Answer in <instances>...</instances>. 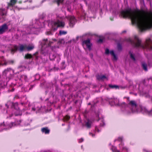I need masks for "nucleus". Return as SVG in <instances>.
Listing matches in <instances>:
<instances>
[{
    "mask_svg": "<svg viewBox=\"0 0 152 152\" xmlns=\"http://www.w3.org/2000/svg\"><path fill=\"white\" fill-rule=\"evenodd\" d=\"M109 87L111 88H115L117 89L119 88V87L118 86L115 85H112L111 84H109L108 85Z\"/></svg>",
    "mask_w": 152,
    "mask_h": 152,
    "instance_id": "nucleus-25",
    "label": "nucleus"
},
{
    "mask_svg": "<svg viewBox=\"0 0 152 152\" xmlns=\"http://www.w3.org/2000/svg\"><path fill=\"white\" fill-rule=\"evenodd\" d=\"M11 125H12V126L14 124V123L13 122H11L10 124Z\"/></svg>",
    "mask_w": 152,
    "mask_h": 152,
    "instance_id": "nucleus-49",
    "label": "nucleus"
},
{
    "mask_svg": "<svg viewBox=\"0 0 152 152\" xmlns=\"http://www.w3.org/2000/svg\"><path fill=\"white\" fill-rule=\"evenodd\" d=\"M137 110V112H141L142 113H152V110H151V111L149 112L145 107L141 105L139 106Z\"/></svg>",
    "mask_w": 152,
    "mask_h": 152,
    "instance_id": "nucleus-5",
    "label": "nucleus"
},
{
    "mask_svg": "<svg viewBox=\"0 0 152 152\" xmlns=\"http://www.w3.org/2000/svg\"><path fill=\"white\" fill-rule=\"evenodd\" d=\"M90 56L91 57V58H92L93 57V55L92 53H90L89 54Z\"/></svg>",
    "mask_w": 152,
    "mask_h": 152,
    "instance_id": "nucleus-42",
    "label": "nucleus"
},
{
    "mask_svg": "<svg viewBox=\"0 0 152 152\" xmlns=\"http://www.w3.org/2000/svg\"><path fill=\"white\" fill-rule=\"evenodd\" d=\"M34 48L33 45H30L27 46L26 45V50L28 51L32 50Z\"/></svg>",
    "mask_w": 152,
    "mask_h": 152,
    "instance_id": "nucleus-22",
    "label": "nucleus"
},
{
    "mask_svg": "<svg viewBox=\"0 0 152 152\" xmlns=\"http://www.w3.org/2000/svg\"><path fill=\"white\" fill-rule=\"evenodd\" d=\"M18 114H15V116H18Z\"/></svg>",
    "mask_w": 152,
    "mask_h": 152,
    "instance_id": "nucleus-52",
    "label": "nucleus"
},
{
    "mask_svg": "<svg viewBox=\"0 0 152 152\" xmlns=\"http://www.w3.org/2000/svg\"><path fill=\"white\" fill-rule=\"evenodd\" d=\"M13 116V114H12L11 115H10L9 116V117L11 118Z\"/></svg>",
    "mask_w": 152,
    "mask_h": 152,
    "instance_id": "nucleus-48",
    "label": "nucleus"
},
{
    "mask_svg": "<svg viewBox=\"0 0 152 152\" xmlns=\"http://www.w3.org/2000/svg\"><path fill=\"white\" fill-rule=\"evenodd\" d=\"M5 126L4 122H3V123H2L0 124V126Z\"/></svg>",
    "mask_w": 152,
    "mask_h": 152,
    "instance_id": "nucleus-40",
    "label": "nucleus"
},
{
    "mask_svg": "<svg viewBox=\"0 0 152 152\" xmlns=\"http://www.w3.org/2000/svg\"><path fill=\"white\" fill-rule=\"evenodd\" d=\"M18 48L17 45H14L12 48V49L11 52L12 53L14 54L18 50Z\"/></svg>",
    "mask_w": 152,
    "mask_h": 152,
    "instance_id": "nucleus-19",
    "label": "nucleus"
},
{
    "mask_svg": "<svg viewBox=\"0 0 152 152\" xmlns=\"http://www.w3.org/2000/svg\"><path fill=\"white\" fill-rule=\"evenodd\" d=\"M113 104H114L115 105L120 106V104L119 103V100L117 99H113Z\"/></svg>",
    "mask_w": 152,
    "mask_h": 152,
    "instance_id": "nucleus-17",
    "label": "nucleus"
},
{
    "mask_svg": "<svg viewBox=\"0 0 152 152\" xmlns=\"http://www.w3.org/2000/svg\"><path fill=\"white\" fill-rule=\"evenodd\" d=\"M83 138H81L78 140V142L79 143L82 142L83 141Z\"/></svg>",
    "mask_w": 152,
    "mask_h": 152,
    "instance_id": "nucleus-35",
    "label": "nucleus"
},
{
    "mask_svg": "<svg viewBox=\"0 0 152 152\" xmlns=\"http://www.w3.org/2000/svg\"><path fill=\"white\" fill-rule=\"evenodd\" d=\"M43 152H46V151H44Z\"/></svg>",
    "mask_w": 152,
    "mask_h": 152,
    "instance_id": "nucleus-59",
    "label": "nucleus"
},
{
    "mask_svg": "<svg viewBox=\"0 0 152 152\" xmlns=\"http://www.w3.org/2000/svg\"><path fill=\"white\" fill-rule=\"evenodd\" d=\"M6 15V12L4 9L0 8V15L4 16Z\"/></svg>",
    "mask_w": 152,
    "mask_h": 152,
    "instance_id": "nucleus-16",
    "label": "nucleus"
},
{
    "mask_svg": "<svg viewBox=\"0 0 152 152\" xmlns=\"http://www.w3.org/2000/svg\"><path fill=\"white\" fill-rule=\"evenodd\" d=\"M142 66L143 69L145 71H147V65L145 63H143L142 64Z\"/></svg>",
    "mask_w": 152,
    "mask_h": 152,
    "instance_id": "nucleus-23",
    "label": "nucleus"
},
{
    "mask_svg": "<svg viewBox=\"0 0 152 152\" xmlns=\"http://www.w3.org/2000/svg\"><path fill=\"white\" fill-rule=\"evenodd\" d=\"M110 20H113V19H110Z\"/></svg>",
    "mask_w": 152,
    "mask_h": 152,
    "instance_id": "nucleus-56",
    "label": "nucleus"
},
{
    "mask_svg": "<svg viewBox=\"0 0 152 152\" xmlns=\"http://www.w3.org/2000/svg\"><path fill=\"white\" fill-rule=\"evenodd\" d=\"M62 126H63V125H64V124H62Z\"/></svg>",
    "mask_w": 152,
    "mask_h": 152,
    "instance_id": "nucleus-58",
    "label": "nucleus"
},
{
    "mask_svg": "<svg viewBox=\"0 0 152 152\" xmlns=\"http://www.w3.org/2000/svg\"><path fill=\"white\" fill-rule=\"evenodd\" d=\"M28 79V77L27 75H21L20 76V80L21 81L23 80L26 81Z\"/></svg>",
    "mask_w": 152,
    "mask_h": 152,
    "instance_id": "nucleus-15",
    "label": "nucleus"
},
{
    "mask_svg": "<svg viewBox=\"0 0 152 152\" xmlns=\"http://www.w3.org/2000/svg\"><path fill=\"white\" fill-rule=\"evenodd\" d=\"M89 134L90 135H91L93 137H94L95 136V134H93L92 133H91V132H90L89 133Z\"/></svg>",
    "mask_w": 152,
    "mask_h": 152,
    "instance_id": "nucleus-39",
    "label": "nucleus"
},
{
    "mask_svg": "<svg viewBox=\"0 0 152 152\" xmlns=\"http://www.w3.org/2000/svg\"><path fill=\"white\" fill-rule=\"evenodd\" d=\"M32 110H33V111H35L36 110V109L35 107H32Z\"/></svg>",
    "mask_w": 152,
    "mask_h": 152,
    "instance_id": "nucleus-45",
    "label": "nucleus"
},
{
    "mask_svg": "<svg viewBox=\"0 0 152 152\" xmlns=\"http://www.w3.org/2000/svg\"><path fill=\"white\" fill-rule=\"evenodd\" d=\"M36 76H38V77L39 78H38V79H39V75H36Z\"/></svg>",
    "mask_w": 152,
    "mask_h": 152,
    "instance_id": "nucleus-50",
    "label": "nucleus"
},
{
    "mask_svg": "<svg viewBox=\"0 0 152 152\" xmlns=\"http://www.w3.org/2000/svg\"><path fill=\"white\" fill-rule=\"evenodd\" d=\"M46 1H52L51 4L56 3L59 6L60 4L62 3L63 2L64 0H42L41 1V3L42 4Z\"/></svg>",
    "mask_w": 152,
    "mask_h": 152,
    "instance_id": "nucleus-8",
    "label": "nucleus"
},
{
    "mask_svg": "<svg viewBox=\"0 0 152 152\" xmlns=\"http://www.w3.org/2000/svg\"><path fill=\"white\" fill-rule=\"evenodd\" d=\"M17 0H10V2L8 3V6H13L17 3Z\"/></svg>",
    "mask_w": 152,
    "mask_h": 152,
    "instance_id": "nucleus-12",
    "label": "nucleus"
},
{
    "mask_svg": "<svg viewBox=\"0 0 152 152\" xmlns=\"http://www.w3.org/2000/svg\"><path fill=\"white\" fill-rule=\"evenodd\" d=\"M129 82H131V80H130V81H129Z\"/></svg>",
    "mask_w": 152,
    "mask_h": 152,
    "instance_id": "nucleus-60",
    "label": "nucleus"
},
{
    "mask_svg": "<svg viewBox=\"0 0 152 152\" xmlns=\"http://www.w3.org/2000/svg\"><path fill=\"white\" fill-rule=\"evenodd\" d=\"M123 138L122 137H119L118 139V140L119 141H121L122 140Z\"/></svg>",
    "mask_w": 152,
    "mask_h": 152,
    "instance_id": "nucleus-37",
    "label": "nucleus"
},
{
    "mask_svg": "<svg viewBox=\"0 0 152 152\" xmlns=\"http://www.w3.org/2000/svg\"><path fill=\"white\" fill-rule=\"evenodd\" d=\"M99 120V119L97 120V121H98Z\"/></svg>",
    "mask_w": 152,
    "mask_h": 152,
    "instance_id": "nucleus-55",
    "label": "nucleus"
},
{
    "mask_svg": "<svg viewBox=\"0 0 152 152\" xmlns=\"http://www.w3.org/2000/svg\"><path fill=\"white\" fill-rule=\"evenodd\" d=\"M26 50V45H21L20 46L19 50L21 51H22L24 50Z\"/></svg>",
    "mask_w": 152,
    "mask_h": 152,
    "instance_id": "nucleus-18",
    "label": "nucleus"
},
{
    "mask_svg": "<svg viewBox=\"0 0 152 152\" xmlns=\"http://www.w3.org/2000/svg\"><path fill=\"white\" fill-rule=\"evenodd\" d=\"M96 116H97V117H99V115H96Z\"/></svg>",
    "mask_w": 152,
    "mask_h": 152,
    "instance_id": "nucleus-54",
    "label": "nucleus"
},
{
    "mask_svg": "<svg viewBox=\"0 0 152 152\" xmlns=\"http://www.w3.org/2000/svg\"><path fill=\"white\" fill-rule=\"evenodd\" d=\"M83 43L86 45L87 48L89 50H91V44L90 43V40L89 39L84 40Z\"/></svg>",
    "mask_w": 152,
    "mask_h": 152,
    "instance_id": "nucleus-11",
    "label": "nucleus"
},
{
    "mask_svg": "<svg viewBox=\"0 0 152 152\" xmlns=\"http://www.w3.org/2000/svg\"><path fill=\"white\" fill-rule=\"evenodd\" d=\"M8 29V27L6 24H4L0 26V34L4 33Z\"/></svg>",
    "mask_w": 152,
    "mask_h": 152,
    "instance_id": "nucleus-9",
    "label": "nucleus"
},
{
    "mask_svg": "<svg viewBox=\"0 0 152 152\" xmlns=\"http://www.w3.org/2000/svg\"><path fill=\"white\" fill-rule=\"evenodd\" d=\"M112 151L114 152H119V151L117 150L116 147H113L112 148Z\"/></svg>",
    "mask_w": 152,
    "mask_h": 152,
    "instance_id": "nucleus-30",
    "label": "nucleus"
},
{
    "mask_svg": "<svg viewBox=\"0 0 152 152\" xmlns=\"http://www.w3.org/2000/svg\"><path fill=\"white\" fill-rule=\"evenodd\" d=\"M11 68H7L5 69L3 72V75L5 76L6 78H9V76L11 75Z\"/></svg>",
    "mask_w": 152,
    "mask_h": 152,
    "instance_id": "nucleus-7",
    "label": "nucleus"
},
{
    "mask_svg": "<svg viewBox=\"0 0 152 152\" xmlns=\"http://www.w3.org/2000/svg\"><path fill=\"white\" fill-rule=\"evenodd\" d=\"M128 104L132 113L137 112L139 106L137 105L136 101L134 100L129 101Z\"/></svg>",
    "mask_w": 152,
    "mask_h": 152,
    "instance_id": "nucleus-4",
    "label": "nucleus"
},
{
    "mask_svg": "<svg viewBox=\"0 0 152 152\" xmlns=\"http://www.w3.org/2000/svg\"><path fill=\"white\" fill-rule=\"evenodd\" d=\"M44 41H48V39H44Z\"/></svg>",
    "mask_w": 152,
    "mask_h": 152,
    "instance_id": "nucleus-51",
    "label": "nucleus"
},
{
    "mask_svg": "<svg viewBox=\"0 0 152 152\" xmlns=\"http://www.w3.org/2000/svg\"><path fill=\"white\" fill-rule=\"evenodd\" d=\"M70 118V117L68 115H66L64 116L63 118V119L64 121H67L69 120Z\"/></svg>",
    "mask_w": 152,
    "mask_h": 152,
    "instance_id": "nucleus-28",
    "label": "nucleus"
},
{
    "mask_svg": "<svg viewBox=\"0 0 152 152\" xmlns=\"http://www.w3.org/2000/svg\"><path fill=\"white\" fill-rule=\"evenodd\" d=\"M75 19L74 16L69 17V24L70 26L72 27L75 24Z\"/></svg>",
    "mask_w": 152,
    "mask_h": 152,
    "instance_id": "nucleus-10",
    "label": "nucleus"
},
{
    "mask_svg": "<svg viewBox=\"0 0 152 152\" xmlns=\"http://www.w3.org/2000/svg\"><path fill=\"white\" fill-rule=\"evenodd\" d=\"M106 78V77L104 75H102V76H99L97 77V79H98V80H104V79Z\"/></svg>",
    "mask_w": 152,
    "mask_h": 152,
    "instance_id": "nucleus-24",
    "label": "nucleus"
},
{
    "mask_svg": "<svg viewBox=\"0 0 152 152\" xmlns=\"http://www.w3.org/2000/svg\"><path fill=\"white\" fill-rule=\"evenodd\" d=\"M33 56H32L29 53H27L26 54H25L24 58L25 59H30L32 58Z\"/></svg>",
    "mask_w": 152,
    "mask_h": 152,
    "instance_id": "nucleus-20",
    "label": "nucleus"
},
{
    "mask_svg": "<svg viewBox=\"0 0 152 152\" xmlns=\"http://www.w3.org/2000/svg\"><path fill=\"white\" fill-rule=\"evenodd\" d=\"M121 14L124 18H128L132 24H137L141 31L152 28V12L144 10H133L131 9L122 11Z\"/></svg>",
    "mask_w": 152,
    "mask_h": 152,
    "instance_id": "nucleus-1",
    "label": "nucleus"
},
{
    "mask_svg": "<svg viewBox=\"0 0 152 152\" xmlns=\"http://www.w3.org/2000/svg\"><path fill=\"white\" fill-rule=\"evenodd\" d=\"M91 103H89L88 104V105H91Z\"/></svg>",
    "mask_w": 152,
    "mask_h": 152,
    "instance_id": "nucleus-53",
    "label": "nucleus"
},
{
    "mask_svg": "<svg viewBox=\"0 0 152 152\" xmlns=\"http://www.w3.org/2000/svg\"><path fill=\"white\" fill-rule=\"evenodd\" d=\"M143 151L144 152H151V151H149L145 149H143Z\"/></svg>",
    "mask_w": 152,
    "mask_h": 152,
    "instance_id": "nucleus-38",
    "label": "nucleus"
},
{
    "mask_svg": "<svg viewBox=\"0 0 152 152\" xmlns=\"http://www.w3.org/2000/svg\"><path fill=\"white\" fill-rule=\"evenodd\" d=\"M105 53L106 55H108L110 53L111 55L113 57V58L114 60H116L117 58L116 55L115 54L113 50H112L110 51L109 50L108 48H106L105 50Z\"/></svg>",
    "mask_w": 152,
    "mask_h": 152,
    "instance_id": "nucleus-6",
    "label": "nucleus"
},
{
    "mask_svg": "<svg viewBox=\"0 0 152 152\" xmlns=\"http://www.w3.org/2000/svg\"><path fill=\"white\" fill-rule=\"evenodd\" d=\"M4 64L5 65H7L8 64V63H7V61L6 62H5L4 63Z\"/></svg>",
    "mask_w": 152,
    "mask_h": 152,
    "instance_id": "nucleus-43",
    "label": "nucleus"
},
{
    "mask_svg": "<svg viewBox=\"0 0 152 152\" xmlns=\"http://www.w3.org/2000/svg\"><path fill=\"white\" fill-rule=\"evenodd\" d=\"M8 103L7 104H5V106L7 107V108H9V106L8 104Z\"/></svg>",
    "mask_w": 152,
    "mask_h": 152,
    "instance_id": "nucleus-46",
    "label": "nucleus"
},
{
    "mask_svg": "<svg viewBox=\"0 0 152 152\" xmlns=\"http://www.w3.org/2000/svg\"><path fill=\"white\" fill-rule=\"evenodd\" d=\"M95 131L96 132H99L100 131L96 126L95 127Z\"/></svg>",
    "mask_w": 152,
    "mask_h": 152,
    "instance_id": "nucleus-34",
    "label": "nucleus"
},
{
    "mask_svg": "<svg viewBox=\"0 0 152 152\" xmlns=\"http://www.w3.org/2000/svg\"><path fill=\"white\" fill-rule=\"evenodd\" d=\"M45 34L47 35H52L53 34L51 31H47Z\"/></svg>",
    "mask_w": 152,
    "mask_h": 152,
    "instance_id": "nucleus-32",
    "label": "nucleus"
},
{
    "mask_svg": "<svg viewBox=\"0 0 152 152\" xmlns=\"http://www.w3.org/2000/svg\"><path fill=\"white\" fill-rule=\"evenodd\" d=\"M67 32L66 31H65L63 30H60L59 32V35H64L66 34Z\"/></svg>",
    "mask_w": 152,
    "mask_h": 152,
    "instance_id": "nucleus-26",
    "label": "nucleus"
},
{
    "mask_svg": "<svg viewBox=\"0 0 152 152\" xmlns=\"http://www.w3.org/2000/svg\"><path fill=\"white\" fill-rule=\"evenodd\" d=\"M19 98V96L17 95H16L14 97L13 99H14V100H15V99H17Z\"/></svg>",
    "mask_w": 152,
    "mask_h": 152,
    "instance_id": "nucleus-36",
    "label": "nucleus"
},
{
    "mask_svg": "<svg viewBox=\"0 0 152 152\" xmlns=\"http://www.w3.org/2000/svg\"><path fill=\"white\" fill-rule=\"evenodd\" d=\"M65 26L64 22H62L59 20L53 21L52 23V30L55 31H56L59 27L64 28Z\"/></svg>",
    "mask_w": 152,
    "mask_h": 152,
    "instance_id": "nucleus-3",
    "label": "nucleus"
},
{
    "mask_svg": "<svg viewBox=\"0 0 152 152\" xmlns=\"http://www.w3.org/2000/svg\"><path fill=\"white\" fill-rule=\"evenodd\" d=\"M11 107L13 108L16 110H18L19 108L18 107V102L12 103Z\"/></svg>",
    "mask_w": 152,
    "mask_h": 152,
    "instance_id": "nucleus-14",
    "label": "nucleus"
},
{
    "mask_svg": "<svg viewBox=\"0 0 152 152\" xmlns=\"http://www.w3.org/2000/svg\"><path fill=\"white\" fill-rule=\"evenodd\" d=\"M14 63V61L13 60H8L7 61V63L8 64H13Z\"/></svg>",
    "mask_w": 152,
    "mask_h": 152,
    "instance_id": "nucleus-31",
    "label": "nucleus"
},
{
    "mask_svg": "<svg viewBox=\"0 0 152 152\" xmlns=\"http://www.w3.org/2000/svg\"><path fill=\"white\" fill-rule=\"evenodd\" d=\"M129 54L130 55V58L134 61H135L136 59L134 56L131 53V52H129Z\"/></svg>",
    "mask_w": 152,
    "mask_h": 152,
    "instance_id": "nucleus-27",
    "label": "nucleus"
},
{
    "mask_svg": "<svg viewBox=\"0 0 152 152\" xmlns=\"http://www.w3.org/2000/svg\"><path fill=\"white\" fill-rule=\"evenodd\" d=\"M91 122L88 120L86 124V126L88 128H90L91 127Z\"/></svg>",
    "mask_w": 152,
    "mask_h": 152,
    "instance_id": "nucleus-21",
    "label": "nucleus"
},
{
    "mask_svg": "<svg viewBox=\"0 0 152 152\" xmlns=\"http://www.w3.org/2000/svg\"><path fill=\"white\" fill-rule=\"evenodd\" d=\"M134 39L136 41V42H135L131 39H129V41L131 44L134 47H141L143 48L146 49L148 50H152V40L150 38L146 39L145 43L142 45L141 44V40L140 39L137 37L135 36Z\"/></svg>",
    "mask_w": 152,
    "mask_h": 152,
    "instance_id": "nucleus-2",
    "label": "nucleus"
},
{
    "mask_svg": "<svg viewBox=\"0 0 152 152\" xmlns=\"http://www.w3.org/2000/svg\"><path fill=\"white\" fill-rule=\"evenodd\" d=\"M121 104H123V105H124V106H125V105H126V103H125V102H122V103Z\"/></svg>",
    "mask_w": 152,
    "mask_h": 152,
    "instance_id": "nucleus-44",
    "label": "nucleus"
},
{
    "mask_svg": "<svg viewBox=\"0 0 152 152\" xmlns=\"http://www.w3.org/2000/svg\"><path fill=\"white\" fill-rule=\"evenodd\" d=\"M41 131L43 133H44L45 134H49L50 133V130L48 127H44L41 129Z\"/></svg>",
    "mask_w": 152,
    "mask_h": 152,
    "instance_id": "nucleus-13",
    "label": "nucleus"
},
{
    "mask_svg": "<svg viewBox=\"0 0 152 152\" xmlns=\"http://www.w3.org/2000/svg\"><path fill=\"white\" fill-rule=\"evenodd\" d=\"M126 98L127 99V100H128V101L129 102V101H130L129 100V97H126Z\"/></svg>",
    "mask_w": 152,
    "mask_h": 152,
    "instance_id": "nucleus-47",
    "label": "nucleus"
},
{
    "mask_svg": "<svg viewBox=\"0 0 152 152\" xmlns=\"http://www.w3.org/2000/svg\"><path fill=\"white\" fill-rule=\"evenodd\" d=\"M117 48L119 51H121L122 50V46L120 43H118L117 44Z\"/></svg>",
    "mask_w": 152,
    "mask_h": 152,
    "instance_id": "nucleus-29",
    "label": "nucleus"
},
{
    "mask_svg": "<svg viewBox=\"0 0 152 152\" xmlns=\"http://www.w3.org/2000/svg\"><path fill=\"white\" fill-rule=\"evenodd\" d=\"M76 102H76H76H75V103H76Z\"/></svg>",
    "mask_w": 152,
    "mask_h": 152,
    "instance_id": "nucleus-57",
    "label": "nucleus"
},
{
    "mask_svg": "<svg viewBox=\"0 0 152 152\" xmlns=\"http://www.w3.org/2000/svg\"><path fill=\"white\" fill-rule=\"evenodd\" d=\"M34 86V85H31V87L30 88V89H31Z\"/></svg>",
    "mask_w": 152,
    "mask_h": 152,
    "instance_id": "nucleus-41",
    "label": "nucleus"
},
{
    "mask_svg": "<svg viewBox=\"0 0 152 152\" xmlns=\"http://www.w3.org/2000/svg\"><path fill=\"white\" fill-rule=\"evenodd\" d=\"M103 40L102 39H99L97 41V42L98 43H101L103 42Z\"/></svg>",
    "mask_w": 152,
    "mask_h": 152,
    "instance_id": "nucleus-33",
    "label": "nucleus"
}]
</instances>
